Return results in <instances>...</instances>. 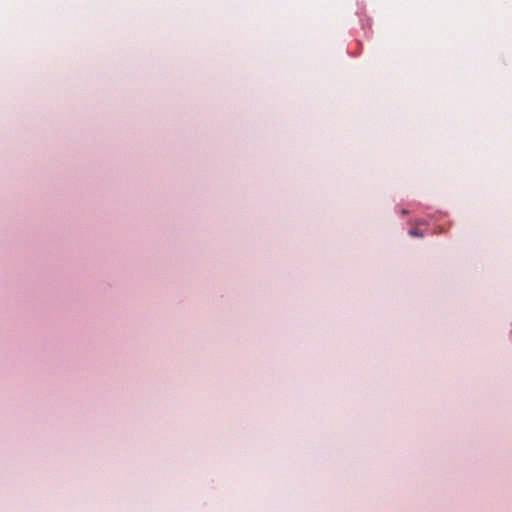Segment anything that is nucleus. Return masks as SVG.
<instances>
[{
	"label": "nucleus",
	"instance_id": "nucleus-1",
	"mask_svg": "<svg viewBox=\"0 0 512 512\" xmlns=\"http://www.w3.org/2000/svg\"><path fill=\"white\" fill-rule=\"evenodd\" d=\"M409 235L411 237H423L424 233L419 231L417 228H414L409 231Z\"/></svg>",
	"mask_w": 512,
	"mask_h": 512
}]
</instances>
